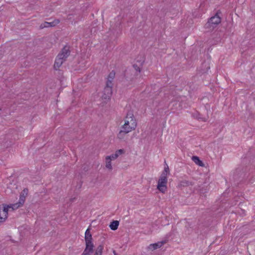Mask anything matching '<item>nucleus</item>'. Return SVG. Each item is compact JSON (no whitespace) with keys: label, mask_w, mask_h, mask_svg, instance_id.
I'll list each match as a JSON object with an SVG mask.
<instances>
[{"label":"nucleus","mask_w":255,"mask_h":255,"mask_svg":"<svg viewBox=\"0 0 255 255\" xmlns=\"http://www.w3.org/2000/svg\"><path fill=\"white\" fill-rule=\"evenodd\" d=\"M136 121L132 112H128L125 119V124L122 127L131 131L136 128Z\"/></svg>","instance_id":"f257e3e1"},{"label":"nucleus","mask_w":255,"mask_h":255,"mask_svg":"<svg viewBox=\"0 0 255 255\" xmlns=\"http://www.w3.org/2000/svg\"><path fill=\"white\" fill-rule=\"evenodd\" d=\"M219 13L221 12L218 11L216 14L211 17L206 23L205 27L206 28L213 29L215 27L221 22V17L219 16Z\"/></svg>","instance_id":"f03ea898"},{"label":"nucleus","mask_w":255,"mask_h":255,"mask_svg":"<svg viewBox=\"0 0 255 255\" xmlns=\"http://www.w3.org/2000/svg\"><path fill=\"white\" fill-rule=\"evenodd\" d=\"M113 82L110 80H108L107 81L106 85L103 91V94L102 96V98L105 100H109L110 99L113 92H112V87H113Z\"/></svg>","instance_id":"7ed1b4c3"},{"label":"nucleus","mask_w":255,"mask_h":255,"mask_svg":"<svg viewBox=\"0 0 255 255\" xmlns=\"http://www.w3.org/2000/svg\"><path fill=\"white\" fill-rule=\"evenodd\" d=\"M167 177L160 176L158 181L157 189L162 193H164L167 189Z\"/></svg>","instance_id":"20e7f679"},{"label":"nucleus","mask_w":255,"mask_h":255,"mask_svg":"<svg viewBox=\"0 0 255 255\" xmlns=\"http://www.w3.org/2000/svg\"><path fill=\"white\" fill-rule=\"evenodd\" d=\"M86 248L81 255H90L94 251V244L93 242H85Z\"/></svg>","instance_id":"39448f33"},{"label":"nucleus","mask_w":255,"mask_h":255,"mask_svg":"<svg viewBox=\"0 0 255 255\" xmlns=\"http://www.w3.org/2000/svg\"><path fill=\"white\" fill-rule=\"evenodd\" d=\"M70 51L69 47L65 46L61 50L60 53L58 55H60V58H62L63 61H65L67 58L69 56Z\"/></svg>","instance_id":"423d86ee"},{"label":"nucleus","mask_w":255,"mask_h":255,"mask_svg":"<svg viewBox=\"0 0 255 255\" xmlns=\"http://www.w3.org/2000/svg\"><path fill=\"white\" fill-rule=\"evenodd\" d=\"M175 92L172 91L171 93L167 92L165 94L164 100L169 103L175 101L176 98L175 95Z\"/></svg>","instance_id":"0eeeda50"},{"label":"nucleus","mask_w":255,"mask_h":255,"mask_svg":"<svg viewBox=\"0 0 255 255\" xmlns=\"http://www.w3.org/2000/svg\"><path fill=\"white\" fill-rule=\"evenodd\" d=\"M10 208L8 206H3L1 210L0 208V222H2L7 218L8 209Z\"/></svg>","instance_id":"6e6552de"},{"label":"nucleus","mask_w":255,"mask_h":255,"mask_svg":"<svg viewBox=\"0 0 255 255\" xmlns=\"http://www.w3.org/2000/svg\"><path fill=\"white\" fill-rule=\"evenodd\" d=\"M60 21L58 19H55L52 22H44L41 24L40 28L43 29L46 27H53L59 23Z\"/></svg>","instance_id":"1a4fd4ad"},{"label":"nucleus","mask_w":255,"mask_h":255,"mask_svg":"<svg viewBox=\"0 0 255 255\" xmlns=\"http://www.w3.org/2000/svg\"><path fill=\"white\" fill-rule=\"evenodd\" d=\"M165 241H161L156 243L150 244L148 247V249L152 251L155 250L158 248L161 247L164 244H165Z\"/></svg>","instance_id":"9d476101"},{"label":"nucleus","mask_w":255,"mask_h":255,"mask_svg":"<svg viewBox=\"0 0 255 255\" xmlns=\"http://www.w3.org/2000/svg\"><path fill=\"white\" fill-rule=\"evenodd\" d=\"M60 55H57L56 58L54 65V68L55 70H57L64 62L63 61L62 58H60Z\"/></svg>","instance_id":"9b49d317"},{"label":"nucleus","mask_w":255,"mask_h":255,"mask_svg":"<svg viewBox=\"0 0 255 255\" xmlns=\"http://www.w3.org/2000/svg\"><path fill=\"white\" fill-rule=\"evenodd\" d=\"M28 190L27 188H24L20 195V198L19 201H20V204H23L25 200V197L28 194Z\"/></svg>","instance_id":"f8f14e48"},{"label":"nucleus","mask_w":255,"mask_h":255,"mask_svg":"<svg viewBox=\"0 0 255 255\" xmlns=\"http://www.w3.org/2000/svg\"><path fill=\"white\" fill-rule=\"evenodd\" d=\"M125 151L124 149H120L116 151V152L112 155L108 156L109 159L115 160L117 159L120 155L123 154Z\"/></svg>","instance_id":"ddd939ff"},{"label":"nucleus","mask_w":255,"mask_h":255,"mask_svg":"<svg viewBox=\"0 0 255 255\" xmlns=\"http://www.w3.org/2000/svg\"><path fill=\"white\" fill-rule=\"evenodd\" d=\"M129 132H130V130L122 127V129L118 134V137L120 139H123L124 138L126 134Z\"/></svg>","instance_id":"4468645a"},{"label":"nucleus","mask_w":255,"mask_h":255,"mask_svg":"<svg viewBox=\"0 0 255 255\" xmlns=\"http://www.w3.org/2000/svg\"><path fill=\"white\" fill-rule=\"evenodd\" d=\"M92 236L90 232V229L89 228L87 229L85 233V242H92Z\"/></svg>","instance_id":"2eb2a0df"},{"label":"nucleus","mask_w":255,"mask_h":255,"mask_svg":"<svg viewBox=\"0 0 255 255\" xmlns=\"http://www.w3.org/2000/svg\"><path fill=\"white\" fill-rule=\"evenodd\" d=\"M194 185V183L186 180H183L179 183V186L181 187H187L189 186H192Z\"/></svg>","instance_id":"dca6fc26"},{"label":"nucleus","mask_w":255,"mask_h":255,"mask_svg":"<svg viewBox=\"0 0 255 255\" xmlns=\"http://www.w3.org/2000/svg\"><path fill=\"white\" fill-rule=\"evenodd\" d=\"M119 225V222L118 221H113L111 223L110 228L112 230L115 231L118 229Z\"/></svg>","instance_id":"f3484780"},{"label":"nucleus","mask_w":255,"mask_h":255,"mask_svg":"<svg viewBox=\"0 0 255 255\" xmlns=\"http://www.w3.org/2000/svg\"><path fill=\"white\" fill-rule=\"evenodd\" d=\"M192 160L194 161V162L197 165L200 166H203L204 163L203 162L199 159V158L198 156H193L192 157Z\"/></svg>","instance_id":"a211bd4d"},{"label":"nucleus","mask_w":255,"mask_h":255,"mask_svg":"<svg viewBox=\"0 0 255 255\" xmlns=\"http://www.w3.org/2000/svg\"><path fill=\"white\" fill-rule=\"evenodd\" d=\"M104 247L103 245H99L96 249L94 255H102Z\"/></svg>","instance_id":"6ab92c4d"},{"label":"nucleus","mask_w":255,"mask_h":255,"mask_svg":"<svg viewBox=\"0 0 255 255\" xmlns=\"http://www.w3.org/2000/svg\"><path fill=\"white\" fill-rule=\"evenodd\" d=\"M112 159H109L108 156L106 157V167L110 170L112 169V166L111 164V160Z\"/></svg>","instance_id":"aec40b11"},{"label":"nucleus","mask_w":255,"mask_h":255,"mask_svg":"<svg viewBox=\"0 0 255 255\" xmlns=\"http://www.w3.org/2000/svg\"><path fill=\"white\" fill-rule=\"evenodd\" d=\"M23 204H20V201H19L18 202L16 203L15 204H11L10 205H8V207H9L10 208H11L12 210H14L15 209H17L18 208L22 206Z\"/></svg>","instance_id":"412c9836"},{"label":"nucleus","mask_w":255,"mask_h":255,"mask_svg":"<svg viewBox=\"0 0 255 255\" xmlns=\"http://www.w3.org/2000/svg\"><path fill=\"white\" fill-rule=\"evenodd\" d=\"M169 172V169L168 166L164 168L163 171L162 172L160 176L167 177V174Z\"/></svg>","instance_id":"4be33fe9"},{"label":"nucleus","mask_w":255,"mask_h":255,"mask_svg":"<svg viewBox=\"0 0 255 255\" xmlns=\"http://www.w3.org/2000/svg\"><path fill=\"white\" fill-rule=\"evenodd\" d=\"M115 77V72L114 71H112L109 74L107 80H110L112 82L113 79H114Z\"/></svg>","instance_id":"5701e85b"},{"label":"nucleus","mask_w":255,"mask_h":255,"mask_svg":"<svg viewBox=\"0 0 255 255\" xmlns=\"http://www.w3.org/2000/svg\"><path fill=\"white\" fill-rule=\"evenodd\" d=\"M133 68H134V69H135L136 71H137V72H140V68H139L137 65H135V64H134V65H133Z\"/></svg>","instance_id":"b1692460"},{"label":"nucleus","mask_w":255,"mask_h":255,"mask_svg":"<svg viewBox=\"0 0 255 255\" xmlns=\"http://www.w3.org/2000/svg\"><path fill=\"white\" fill-rule=\"evenodd\" d=\"M74 200H75V198H72V199H71V201L73 202L74 201Z\"/></svg>","instance_id":"393cba45"},{"label":"nucleus","mask_w":255,"mask_h":255,"mask_svg":"<svg viewBox=\"0 0 255 255\" xmlns=\"http://www.w3.org/2000/svg\"><path fill=\"white\" fill-rule=\"evenodd\" d=\"M113 253H114V255H117V254L115 251L113 252Z\"/></svg>","instance_id":"a878e982"},{"label":"nucleus","mask_w":255,"mask_h":255,"mask_svg":"<svg viewBox=\"0 0 255 255\" xmlns=\"http://www.w3.org/2000/svg\"><path fill=\"white\" fill-rule=\"evenodd\" d=\"M209 68H210V67L208 66L207 69H208Z\"/></svg>","instance_id":"bb28decb"}]
</instances>
